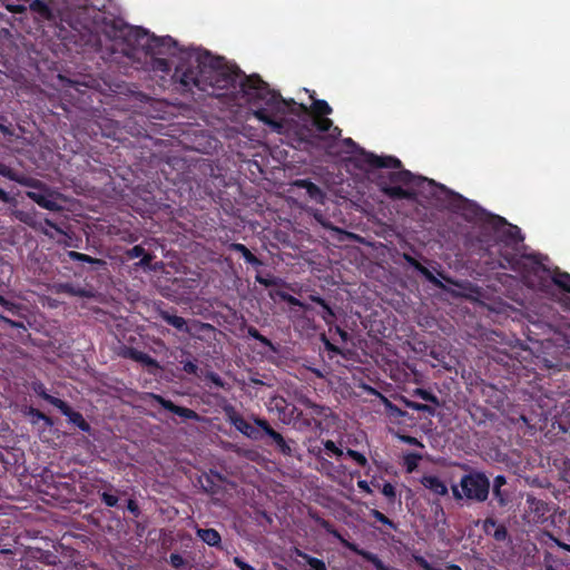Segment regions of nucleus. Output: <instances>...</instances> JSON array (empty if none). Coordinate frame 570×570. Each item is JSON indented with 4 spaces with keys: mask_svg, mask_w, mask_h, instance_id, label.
<instances>
[{
    "mask_svg": "<svg viewBox=\"0 0 570 570\" xmlns=\"http://www.w3.org/2000/svg\"><path fill=\"white\" fill-rule=\"evenodd\" d=\"M0 175L18 183L21 186L35 189L26 191V196L41 208L55 213H59L63 209V207L57 202L58 199H62V195L50 188L46 183L37 178L26 176L1 161Z\"/></svg>",
    "mask_w": 570,
    "mask_h": 570,
    "instance_id": "4",
    "label": "nucleus"
},
{
    "mask_svg": "<svg viewBox=\"0 0 570 570\" xmlns=\"http://www.w3.org/2000/svg\"><path fill=\"white\" fill-rule=\"evenodd\" d=\"M311 110L314 114V117L327 116L333 111L327 101L322 99L314 100L311 106Z\"/></svg>",
    "mask_w": 570,
    "mask_h": 570,
    "instance_id": "34",
    "label": "nucleus"
},
{
    "mask_svg": "<svg viewBox=\"0 0 570 570\" xmlns=\"http://www.w3.org/2000/svg\"><path fill=\"white\" fill-rule=\"evenodd\" d=\"M160 318L166 322L168 325L175 327L176 330L189 333V328L187 326V322L184 317L175 315L169 311H159Z\"/></svg>",
    "mask_w": 570,
    "mask_h": 570,
    "instance_id": "26",
    "label": "nucleus"
},
{
    "mask_svg": "<svg viewBox=\"0 0 570 570\" xmlns=\"http://www.w3.org/2000/svg\"><path fill=\"white\" fill-rule=\"evenodd\" d=\"M401 401H402V403H403L406 407H409V409H411V410H415V411H419V412H420V407H421V404H422V403H419V402H415V401H411V400H409V399H406V397H402V399H401Z\"/></svg>",
    "mask_w": 570,
    "mask_h": 570,
    "instance_id": "64",
    "label": "nucleus"
},
{
    "mask_svg": "<svg viewBox=\"0 0 570 570\" xmlns=\"http://www.w3.org/2000/svg\"><path fill=\"white\" fill-rule=\"evenodd\" d=\"M79 262L89 263V264H97V265H104L105 264V262L102 259L95 258V257H91V256H89L87 254H82V253H81V257H80Z\"/></svg>",
    "mask_w": 570,
    "mask_h": 570,
    "instance_id": "62",
    "label": "nucleus"
},
{
    "mask_svg": "<svg viewBox=\"0 0 570 570\" xmlns=\"http://www.w3.org/2000/svg\"><path fill=\"white\" fill-rule=\"evenodd\" d=\"M497 218L501 225L508 226L502 233V240L507 246L514 249L524 239L521 229L515 225L509 224L503 217L497 216Z\"/></svg>",
    "mask_w": 570,
    "mask_h": 570,
    "instance_id": "14",
    "label": "nucleus"
},
{
    "mask_svg": "<svg viewBox=\"0 0 570 570\" xmlns=\"http://www.w3.org/2000/svg\"><path fill=\"white\" fill-rule=\"evenodd\" d=\"M151 57V68L154 71L163 72L165 75H168L171 71V62L168 59L157 56Z\"/></svg>",
    "mask_w": 570,
    "mask_h": 570,
    "instance_id": "35",
    "label": "nucleus"
},
{
    "mask_svg": "<svg viewBox=\"0 0 570 570\" xmlns=\"http://www.w3.org/2000/svg\"><path fill=\"white\" fill-rule=\"evenodd\" d=\"M59 558L56 553L40 548L29 547L21 559L19 570H51L57 567Z\"/></svg>",
    "mask_w": 570,
    "mask_h": 570,
    "instance_id": "7",
    "label": "nucleus"
},
{
    "mask_svg": "<svg viewBox=\"0 0 570 570\" xmlns=\"http://www.w3.org/2000/svg\"><path fill=\"white\" fill-rule=\"evenodd\" d=\"M29 9L38 16L41 20H53L56 14H61V6L59 0H32L29 4Z\"/></svg>",
    "mask_w": 570,
    "mask_h": 570,
    "instance_id": "10",
    "label": "nucleus"
},
{
    "mask_svg": "<svg viewBox=\"0 0 570 570\" xmlns=\"http://www.w3.org/2000/svg\"><path fill=\"white\" fill-rule=\"evenodd\" d=\"M181 365H183V371L186 372L187 374H191L197 377H202V375L204 373L203 371L199 370V367L195 361H191V360L183 361Z\"/></svg>",
    "mask_w": 570,
    "mask_h": 570,
    "instance_id": "40",
    "label": "nucleus"
},
{
    "mask_svg": "<svg viewBox=\"0 0 570 570\" xmlns=\"http://www.w3.org/2000/svg\"><path fill=\"white\" fill-rule=\"evenodd\" d=\"M230 423L238 430L242 434L247 436L250 440L259 441L263 439V430L257 425H253L247 420H245L242 415L234 413L229 416Z\"/></svg>",
    "mask_w": 570,
    "mask_h": 570,
    "instance_id": "12",
    "label": "nucleus"
},
{
    "mask_svg": "<svg viewBox=\"0 0 570 570\" xmlns=\"http://www.w3.org/2000/svg\"><path fill=\"white\" fill-rule=\"evenodd\" d=\"M206 381L210 382L218 389H225L226 383L223 381V379L213 371H207L206 373H203L202 375Z\"/></svg>",
    "mask_w": 570,
    "mask_h": 570,
    "instance_id": "42",
    "label": "nucleus"
},
{
    "mask_svg": "<svg viewBox=\"0 0 570 570\" xmlns=\"http://www.w3.org/2000/svg\"><path fill=\"white\" fill-rule=\"evenodd\" d=\"M507 484V478L502 474H499L493 479L492 488H505Z\"/></svg>",
    "mask_w": 570,
    "mask_h": 570,
    "instance_id": "63",
    "label": "nucleus"
},
{
    "mask_svg": "<svg viewBox=\"0 0 570 570\" xmlns=\"http://www.w3.org/2000/svg\"><path fill=\"white\" fill-rule=\"evenodd\" d=\"M360 161L368 169L391 168L396 169L387 174H380L376 177V185L380 190L392 200H414L416 193L413 189L404 188L403 186L421 187L422 184L428 183L432 187L439 188L444 193H451L444 185L436 184L432 179L415 176L407 169L402 168V163L394 156H379L373 153L361 149Z\"/></svg>",
    "mask_w": 570,
    "mask_h": 570,
    "instance_id": "3",
    "label": "nucleus"
},
{
    "mask_svg": "<svg viewBox=\"0 0 570 570\" xmlns=\"http://www.w3.org/2000/svg\"><path fill=\"white\" fill-rule=\"evenodd\" d=\"M491 535L497 541H504L507 539V537H508V530H507V528L503 524H498L497 523V527H495L494 531L491 532Z\"/></svg>",
    "mask_w": 570,
    "mask_h": 570,
    "instance_id": "44",
    "label": "nucleus"
},
{
    "mask_svg": "<svg viewBox=\"0 0 570 570\" xmlns=\"http://www.w3.org/2000/svg\"><path fill=\"white\" fill-rule=\"evenodd\" d=\"M420 482L425 489L436 495L444 497L449 492L446 484L436 475H423Z\"/></svg>",
    "mask_w": 570,
    "mask_h": 570,
    "instance_id": "22",
    "label": "nucleus"
},
{
    "mask_svg": "<svg viewBox=\"0 0 570 570\" xmlns=\"http://www.w3.org/2000/svg\"><path fill=\"white\" fill-rule=\"evenodd\" d=\"M321 341L324 344L325 350L330 353V358H332L334 355H341L345 360H348V354H351L350 350H343L340 346L333 344L325 334H322Z\"/></svg>",
    "mask_w": 570,
    "mask_h": 570,
    "instance_id": "31",
    "label": "nucleus"
},
{
    "mask_svg": "<svg viewBox=\"0 0 570 570\" xmlns=\"http://www.w3.org/2000/svg\"><path fill=\"white\" fill-rule=\"evenodd\" d=\"M275 446L284 455L291 456L293 453L291 445L288 444V442L285 439H283V442L276 444Z\"/></svg>",
    "mask_w": 570,
    "mask_h": 570,
    "instance_id": "56",
    "label": "nucleus"
},
{
    "mask_svg": "<svg viewBox=\"0 0 570 570\" xmlns=\"http://www.w3.org/2000/svg\"><path fill=\"white\" fill-rule=\"evenodd\" d=\"M403 259L410 265L412 266L415 271H417L428 282H430L431 284H433L435 287L438 288H443V284L442 282L436 278L429 268H426L425 266H423L417 259H415L413 256H411L410 254H406L404 253L403 254Z\"/></svg>",
    "mask_w": 570,
    "mask_h": 570,
    "instance_id": "19",
    "label": "nucleus"
},
{
    "mask_svg": "<svg viewBox=\"0 0 570 570\" xmlns=\"http://www.w3.org/2000/svg\"><path fill=\"white\" fill-rule=\"evenodd\" d=\"M205 481L206 483H202L204 491L210 494L217 493L218 485L209 476H206Z\"/></svg>",
    "mask_w": 570,
    "mask_h": 570,
    "instance_id": "51",
    "label": "nucleus"
},
{
    "mask_svg": "<svg viewBox=\"0 0 570 570\" xmlns=\"http://www.w3.org/2000/svg\"><path fill=\"white\" fill-rule=\"evenodd\" d=\"M127 259H134L140 257V261L135 264L136 267L147 268L150 266L154 255L147 253L141 245H136L125 252Z\"/></svg>",
    "mask_w": 570,
    "mask_h": 570,
    "instance_id": "21",
    "label": "nucleus"
},
{
    "mask_svg": "<svg viewBox=\"0 0 570 570\" xmlns=\"http://www.w3.org/2000/svg\"><path fill=\"white\" fill-rule=\"evenodd\" d=\"M104 32L112 39L125 38L131 35V28L121 18L104 19Z\"/></svg>",
    "mask_w": 570,
    "mask_h": 570,
    "instance_id": "13",
    "label": "nucleus"
},
{
    "mask_svg": "<svg viewBox=\"0 0 570 570\" xmlns=\"http://www.w3.org/2000/svg\"><path fill=\"white\" fill-rule=\"evenodd\" d=\"M228 248L233 252L239 253L242 256L245 255L249 249L240 243H232Z\"/></svg>",
    "mask_w": 570,
    "mask_h": 570,
    "instance_id": "60",
    "label": "nucleus"
},
{
    "mask_svg": "<svg viewBox=\"0 0 570 570\" xmlns=\"http://www.w3.org/2000/svg\"><path fill=\"white\" fill-rule=\"evenodd\" d=\"M499 266L519 273L525 286L548 297L557 295V288L570 294V274L559 267H547L533 255L500 250Z\"/></svg>",
    "mask_w": 570,
    "mask_h": 570,
    "instance_id": "2",
    "label": "nucleus"
},
{
    "mask_svg": "<svg viewBox=\"0 0 570 570\" xmlns=\"http://www.w3.org/2000/svg\"><path fill=\"white\" fill-rule=\"evenodd\" d=\"M146 399L155 401L156 403L161 405L165 410H167L183 419H186V420H198L199 419V415L194 410L176 405L173 401L167 400L159 394L149 392V393H146Z\"/></svg>",
    "mask_w": 570,
    "mask_h": 570,
    "instance_id": "9",
    "label": "nucleus"
},
{
    "mask_svg": "<svg viewBox=\"0 0 570 570\" xmlns=\"http://www.w3.org/2000/svg\"><path fill=\"white\" fill-rule=\"evenodd\" d=\"M381 492L384 497L387 498L390 503H394L396 499V490L395 487L390 482H384L381 488Z\"/></svg>",
    "mask_w": 570,
    "mask_h": 570,
    "instance_id": "43",
    "label": "nucleus"
},
{
    "mask_svg": "<svg viewBox=\"0 0 570 570\" xmlns=\"http://www.w3.org/2000/svg\"><path fill=\"white\" fill-rule=\"evenodd\" d=\"M196 535L209 547L222 548V537L216 529L197 528Z\"/></svg>",
    "mask_w": 570,
    "mask_h": 570,
    "instance_id": "24",
    "label": "nucleus"
},
{
    "mask_svg": "<svg viewBox=\"0 0 570 570\" xmlns=\"http://www.w3.org/2000/svg\"><path fill=\"white\" fill-rule=\"evenodd\" d=\"M307 452L314 456L320 464V471L328 473L333 469V463L327 460L323 454V448L318 444L316 439L309 438L306 442Z\"/></svg>",
    "mask_w": 570,
    "mask_h": 570,
    "instance_id": "15",
    "label": "nucleus"
},
{
    "mask_svg": "<svg viewBox=\"0 0 570 570\" xmlns=\"http://www.w3.org/2000/svg\"><path fill=\"white\" fill-rule=\"evenodd\" d=\"M282 297L284 301H286L292 306H297V307L307 309V306L302 301H299L298 298H296L289 294H283Z\"/></svg>",
    "mask_w": 570,
    "mask_h": 570,
    "instance_id": "52",
    "label": "nucleus"
},
{
    "mask_svg": "<svg viewBox=\"0 0 570 570\" xmlns=\"http://www.w3.org/2000/svg\"><path fill=\"white\" fill-rule=\"evenodd\" d=\"M169 564L175 569H181L185 566V559L179 553H171Z\"/></svg>",
    "mask_w": 570,
    "mask_h": 570,
    "instance_id": "48",
    "label": "nucleus"
},
{
    "mask_svg": "<svg viewBox=\"0 0 570 570\" xmlns=\"http://www.w3.org/2000/svg\"><path fill=\"white\" fill-rule=\"evenodd\" d=\"M275 446L284 455L291 456L293 453L291 445L288 444V442L285 439H283V442L276 444Z\"/></svg>",
    "mask_w": 570,
    "mask_h": 570,
    "instance_id": "55",
    "label": "nucleus"
},
{
    "mask_svg": "<svg viewBox=\"0 0 570 570\" xmlns=\"http://www.w3.org/2000/svg\"><path fill=\"white\" fill-rule=\"evenodd\" d=\"M422 459L419 453H409L404 456V464L407 472H412L417 468V462Z\"/></svg>",
    "mask_w": 570,
    "mask_h": 570,
    "instance_id": "41",
    "label": "nucleus"
},
{
    "mask_svg": "<svg viewBox=\"0 0 570 570\" xmlns=\"http://www.w3.org/2000/svg\"><path fill=\"white\" fill-rule=\"evenodd\" d=\"M30 414H31L35 419H37V420H39V421H43V422L46 423V425H48V426L52 425V420H51V417H50V416H48L47 414H45L43 412H41L40 410L31 407V409H30Z\"/></svg>",
    "mask_w": 570,
    "mask_h": 570,
    "instance_id": "45",
    "label": "nucleus"
},
{
    "mask_svg": "<svg viewBox=\"0 0 570 570\" xmlns=\"http://www.w3.org/2000/svg\"><path fill=\"white\" fill-rule=\"evenodd\" d=\"M122 356L126 358L132 360L135 362H138L147 367H154V368L159 367L157 360L151 357L149 354H147L142 351H139L135 347H127L124 351Z\"/></svg>",
    "mask_w": 570,
    "mask_h": 570,
    "instance_id": "20",
    "label": "nucleus"
},
{
    "mask_svg": "<svg viewBox=\"0 0 570 570\" xmlns=\"http://www.w3.org/2000/svg\"><path fill=\"white\" fill-rule=\"evenodd\" d=\"M497 527V520L493 519V518H487L484 521H483V530L487 534H491V530L495 529Z\"/></svg>",
    "mask_w": 570,
    "mask_h": 570,
    "instance_id": "59",
    "label": "nucleus"
},
{
    "mask_svg": "<svg viewBox=\"0 0 570 570\" xmlns=\"http://www.w3.org/2000/svg\"><path fill=\"white\" fill-rule=\"evenodd\" d=\"M320 525L325 529L328 533L334 534L335 537L340 538L338 532L333 528L332 523L325 519H318L317 520Z\"/></svg>",
    "mask_w": 570,
    "mask_h": 570,
    "instance_id": "58",
    "label": "nucleus"
},
{
    "mask_svg": "<svg viewBox=\"0 0 570 570\" xmlns=\"http://www.w3.org/2000/svg\"><path fill=\"white\" fill-rule=\"evenodd\" d=\"M0 306L12 316L23 317L24 306L0 295Z\"/></svg>",
    "mask_w": 570,
    "mask_h": 570,
    "instance_id": "28",
    "label": "nucleus"
},
{
    "mask_svg": "<svg viewBox=\"0 0 570 570\" xmlns=\"http://www.w3.org/2000/svg\"><path fill=\"white\" fill-rule=\"evenodd\" d=\"M45 489L42 492L51 497L53 500L65 503L75 500L77 494L75 483L67 480L65 475L55 476L51 472L45 471L43 475Z\"/></svg>",
    "mask_w": 570,
    "mask_h": 570,
    "instance_id": "6",
    "label": "nucleus"
},
{
    "mask_svg": "<svg viewBox=\"0 0 570 570\" xmlns=\"http://www.w3.org/2000/svg\"><path fill=\"white\" fill-rule=\"evenodd\" d=\"M399 439L409 445L416 446V448H424L423 443L412 435H399Z\"/></svg>",
    "mask_w": 570,
    "mask_h": 570,
    "instance_id": "50",
    "label": "nucleus"
},
{
    "mask_svg": "<svg viewBox=\"0 0 570 570\" xmlns=\"http://www.w3.org/2000/svg\"><path fill=\"white\" fill-rule=\"evenodd\" d=\"M441 405H434L432 403L429 404H421L420 412H424L428 414V416H434L436 414V409Z\"/></svg>",
    "mask_w": 570,
    "mask_h": 570,
    "instance_id": "54",
    "label": "nucleus"
},
{
    "mask_svg": "<svg viewBox=\"0 0 570 570\" xmlns=\"http://www.w3.org/2000/svg\"><path fill=\"white\" fill-rule=\"evenodd\" d=\"M452 194L454 195V193ZM455 196L460 199L461 203H463V206L461 207L462 209H469L472 216H476L479 207L475 204L469 202L459 194H455Z\"/></svg>",
    "mask_w": 570,
    "mask_h": 570,
    "instance_id": "46",
    "label": "nucleus"
},
{
    "mask_svg": "<svg viewBox=\"0 0 570 570\" xmlns=\"http://www.w3.org/2000/svg\"><path fill=\"white\" fill-rule=\"evenodd\" d=\"M301 404L306 409L311 410L312 419H303V412H299L296 416L297 420H302L305 426H312L314 423L316 426L321 425V422L316 420V416H323L325 412V406L320 405L311 401L308 397H303L299 400Z\"/></svg>",
    "mask_w": 570,
    "mask_h": 570,
    "instance_id": "16",
    "label": "nucleus"
},
{
    "mask_svg": "<svg viewBox=\"0 0 570 570\" xmlns=\"http://www.w3.org/2000/svg\"><path fill=\"white\" fill-rule=\"evenodd\" d=\"M413 395L420 397L421 400L432 403L434 405H441L439 397L431 391L417 387L413 391Z\"/></svg>",
    "mask_w": 570,
    "mask_h": 570,
    "instance_id": "37",
    "label": "nucleus"
},
{
    "mask_svg": "<svg viewBox=\"0 0 570 570\" xmlns=\"http://www.w3.org/2000/svg\"><path fill=\"white\" fill-rule=\"evenodd\" d=\"M322 311L318 312V315L323 318V321L328 325L330 332L332 331V326L335 322L336 314L334 309L330 306L327 302L321 305Z\"/></svg>",
    "mask_w": 570,
    "mask_h": 570,
    "instance_id": "36",
    "label": "nucleus"
},
{
    "mask_svg": "<svg viewBox=\"0 0 570 570\" xmlns=\"http://www.w3.org/2000/svg\"><path fill=\"white\" fill-rule=\"evenodd\" d=\"M105 488L109 491H104L100 493V500L104 502L108 508H115L118 505V497L110 491L115 490L114 485L111 483L105 482Z\"/></svg>",
    "mask_w": 570,
    "mask_h": 570,
    "instance_id": "32",
    "label": "nucleus"
},
{
    "mask_svg": "<svg viewBox=\"0 0 570 570\" xmlns=\"http://www.w3.org/2000/svg\"><path fill=\"white\" fill-rule=\"evenodd\" d=\"M127 510L136 518L140 514L139 505L134 499L128 500Z\"/></svg>",
    "mask_w": 570,
    "mask_h": 570,
    "instance_id": "57",
    "label": "nucleus"
},
{
    "mask_svg": "<svg viewBox=\"0 0 570 570\" xmlns=\"http://www.w3.org/2000/svg\"><path fill=\"white\" fill-rule=\"evenodd\" d=\"M345 455L348 456L350 459H352L354 461V463L361 468L368 466V461H367L366 456L358 451L347 449V451L345 452Z\"/></svg>",
    "mask_w": 570,
    "mask_h": 570,
    "instance_id": "38",
    "label": "nucleus"
},
{
    "mask_svg": "<svg viewBox=\"0 0 570 570\" xmlns=\"http://www.w3.org/2000/svg\"><path fill=\"white\" fill-rule=\"evenodd\" d=\"M312 125L320 132L331 131L330 136L333 139H336L338 136H341L342 132V130L338 127L334 126L333 121L325 116L314 117L312 120Z\"/></svg>",
    "mask_w": 570,
    "mask_h": 570,
    "instance_id": "23",
    "label": "nucleus"
},
{
    "mask_svg": "<svg viewBox=\"0 0 570 570\" xmlns=\"http://www.w3.org/2000/svg\"><path fill=\"white\" fill-rule=\"evenodd\" d=\"M59 2L61 6V13H65L87 8L89 0H59Z\"/></svg>",
    "mask_w": 570,
    "mask_h": 570,
    "instance_id": "33",
    "label": "nucleus"
},
{
    "mask_svg": "<svg viewBox=\"0 0 570 570\" xmlns=\"http://www.w3.org/2000/svg\"><path fill=\"white\" fill-rule=\"evenodd\" d=\"M298 556L306 560L307 564L311 567V570H326V564L323 560L302 552H298Z\"/></svg>",
    "mask_w": 570,
    "mask_h": 570,
    "instance_id": "39",
    "label": "nucleus"
},
{
    "mask_svg": "<svg viewBox=\"0 0 570 570\" xmlns=\"http://www.w3.org/2000/svg\"><path fill=\"white\" fill-rule=\"evenodd\" d=\"M58 294H66L69 296H77L83 298L92 297V292L81 286H76L72 283H61L57 286Z\"/></svg>",
    "mask_w": 570,
    "mask_h": 570,
    "instance_id": "25",
    "label": "nucleus"
},
{
    "mask_svg": "<svg viewBox=\"0 0 570 570\" xmlns=\"http://www.w3.org/2000/svg\"><path fill=\"white\" fill-rule=\"evenodd\" d=\"M55 407H57L62 415L68 417V421L76 425L80 431L91 433V426L85 420L83 415L80 412L75 411L66 401H57L55 403Z\"/></svg>",
    "mask_w": 570,
    "mask_h": 570,
    "instance_id": "11",
    "label": "nucleus"
},
{
    "mask_svg": "<svg viewBox=\"0 0 570 570\" xmlns=\"http://www.w3.org/2000/svg\"><path fill=\"white\" fill-rule=\"evenodd\" d=\"M490 488L491 483L487 474L482 471L472 470L461 478L460 487L452 485L451 490L456 501L466 499L482 503L488 500Z\"/></svg>",
    "mask_w": 570,
    "mask_h": 570,
    "instance_id": "5",
    "label": "nucleus"
},
{
    "mask_svg": "<svg viewBox=\"0 0 570 570\" xmlns=\"http://www.w3.org/2000/svg\"><path fill=\"white\" fill-rule=\"evenodd\" d=\"M293 185L297 188L305 189L308 197L317 204L323 205L325 203V193L316 184L309 179H296Z\"/></svg>",
    "mask_w": 570,
    "mask_h": 570,
    "instance_id": "17",
    "label": "nucleus"
},
{
    "mask_svg": "<svg viewBox=\"0 0 570 570\" xmlns=\"http://www.w3.org/2000/svg\"><path fill=\"white\" fill-rule=\"evenodd\" d=\"M318 444L323 448V454H326L331 458L340 460L345 455L343 449L336 445V443L332 440H323Z\"/></svg>",
    "mask_w": 570,
    "mask_h": 570,
    "instance_id": "29",
    "label": "nucleus"
},
{
    "mask_svg": "<svg viewBox=\"0 0 570 570\" xmlns=\"http://www.w3.org/2000/svg\"><path fill=\"white\" fill-rule=\"evenodd\" d=\"M0 202L4 204L10 205V215L19 220L20 223L26 224L29 227L36 228L37 227V219H36V210L32 208L30 210H22L18 209V200L10 196L4 189L0 188Z\"/></svg>",
    "mask_w": 570,
    "mask_h": 570,
    "instance_id": "8",
    "label": "nucleus"
},
{
    "mask_svg": "<svg viewBox=\"0 0 570 570\" xmlns=\"http://www.w3.org/2000/svg\"><path fill=\"white\" fill-rule=\"evenodd\" d=\"M245 262L254 267L263 266L264 263L258 257H256L250 250H248L245 255H243Z\"/></svg>",
    "mask_w": 570,
    "mask_h": 570,
    "instance_id": "49",
    "label": "nucleus"
},
{
    "mask_svg": "<svg viewBox=\"0 0 570 570\" xmlns=\"http://www.w3.org/2000/svg\"><path fill=\"white\" fill-rule=\"evenodd\" d=\"M255 281L265 287H273L277 285L276 278L271 275L268 277H264L261 274H257L255 276Z\"/></svg>",
    "mask_w": 570,
    "mask_h": 570,
    "instance_id": "47",
    "label": "nucleus"
},
{
    "mask_svg": "<svg viewBox=\"0 0 570 570\" xmlns=\"http://www.w3.org/2000/svg\"><path fill=\"white\" fill-rule=\"evenodd\" d=\"M254 422L258 428L263 430V436L267 435L275 445L283 442L284 436L279 432L274 430L267 420L256 417Z\"/></svg>",
    "mask_w": 570,
    "mask_h": 570,
    "instance_id": "27",
    "label": "nucleus"
},
{
    "mask_svg": "<svg viewBox=\"0 0 570 570\" xmlns=\"http://www.w3.org/2000/svg\"><path fill=\"white\" fill-rule=\"evenodd\" d=\"M346 547L355 554L362 557L365 561L372 563L376 570H394L393 568L385 566L384 562L377 557V554L361 549L355 543H346Z\"/></svg>",
    "mask_w": 570,
    "mask_h": 570,
    "instance_id": "18",
    "label": "nucleus"
},
{
    "mask_svg": "<svg viewBox=\"0 0 570 570\" xmlns=\"http://www.w3.org/2000/svg\"><path fill=\"white\" fill-rule=\"evenodd\" d=\"M0 322L7 324L8 326L12 327V328H26L24 327V324L20 321H13L2 314H0Z\"/></svg>",
    "mask_w": 570,
    "mask_h": 570,
    "instance_id": "53",
    "label": "nucleus"
},
{
    "mask_svg": "<svg viewBox=\"0 0 570 570\" xmlns=\"http://www.w3.org/2000/svg\"><path fill=\"white\" fill-rule=\"evenodd\" d=\"M134 32L138 45L150 56L177 57L171 79L184 92L194 94L196 89L218 97L225 95L223 90H235L239 87L254 117L278 134L284 130L286 114L298 116L308 112L306 105L283 98L259 76H246L238 68L227 66L224 58L213 56L207 50L183 48L170 36L157 37L140 28Z\"/></svg>",
    "mask_w": 570,
    "mask_h": 570,
    "instance_id": "1",
    "label": "nucleus"
},
{
    "mask_svg": "<svg viewBox=\"0 0 570 570\" xmlns=\"http://www.w3.org/2000/svg\"><path fill=\"white\" fill-rule=\"evenodd\" d=\"M233 562L240 569V570H255L254 567H252L249 563L243 560L240 557H235L233 559Z\"/></svg>",
    "mask_w": 570,
    "mask_h": 570,
    "instance_id": "61",
    "label": "nucleus"
},
{
    "mask_svg": "<svg viewBox=\"0 0 570 570\" xmlns=\"http://www.w3.org/2000/svg\"><path fill=\"white\" fill-rule=\"evenodd\" d=\"M493 501L499 508H505L511 501V491L507 488H492Z\"/></svg>",
    "mask_w": 570,
    "mask_h": 570,
    "instance_id": "30",
    "label": "nucleus"
}]
</instances>
